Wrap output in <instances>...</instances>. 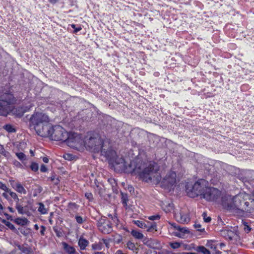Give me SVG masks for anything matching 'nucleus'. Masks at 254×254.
I'll return each mask as SVG.
<instances>
[{
	"mask_svg": "<svg viewBox=\"0 0 254 254\" xmlns=\"http://www.w3.org/2000/svg\"><path fill=\"white\" fill-rule=\"evenodd\" d=\"M101 155L112 163L115 169L119 172L124 171L127 173L138 174L139 177L146 182L160 181L161 177L158 172L159 166L154 162H150L142 168V163H137L134 161H130L127 165L125 159L117 156L116 152L111 147L107 149L103 147L100 150Z\"/></svg>",
	"mask_w": 254,
	"mask_h": 254,
	"instance_id": "f257e3e1",
	"label": "nucleus"
},
{
	"mask_svg": "<svg viewBox=\"0 0 254 254\" xmlns=\"http://www.w3.org/2000/svg\"><path fill=\"white\" fill-rule=\"evenodd\" d=\"M50 118L43 112H35L29 119V126L35 130L37 134L43 137L49 135L48 128L50 126Z\"/></svg>",
	"mask_w": 254,
	"mask_h": 254,
	"instance_id": "f03ea898",
	"label": "nucleus"
},
{
	"mask_svg": "<svg viewBox=\"0 0 254 254\" xmlns=\"http://www.w3.org/2000/svg\"><path fill=\"white\" fill-rule=\"evenodd\" d=\"M209 183L204 179H199L193 185H186V192L189 196L194 198L198 195L203 196L208 188Z\"/></svg>",
	"mask_w": 254,
	"mask_h": 254,
	"instance_id": "7ed1b4c3",
	"label": "nucleus"
},
{
	"mask_svg": "<svg viewBox=\"0 0 254 254\" xmlns=\"http://www.w3.org/2000/svg\"><path fill=\"white\" fill-rule=\"evenodd\" d=\"M49 137L51 139L56 141H63L65 142L67 140L68 133L61 126H52L51 125L48 128Z\"/></svg>",
	"mask_w": 254,
	"mask_h": 254,
	"instance_id": "20e7f679",
	"label": "nucleus"
},
{
	"mask_svg": "<svg viewBox=\"0 0 254 254\" xmlns=\"http://www.w3.org/2000/svg\"><path fill=\"white\" fill-rule=\"evenodd\" d=\"M65 142L68 146L73 148H78L85 145V140L83 139L81 135L74 132L68 133Z\"/></svg>",
	"mask_w": 254,
	"mask_h": 254,
	"instance_id": "39448f33",
	"label": "nucleus"
},
{
	"mask_svg": "<svg viewBox=\"0 0 254 254\" xmlns=\"http://www.w3.org/2000/svg\"><path fill=\"white\" fill-rule=\"evenodd\" d=\"M13 96L9 93L0 94V115H3L7 111L9 106L13 102Z\"/></svg>",
	"mask_w": 254,
	"mask_h": 254,
	"instance_id": "423d86ee",
	"label": "nucleus"
},
{
	"mask_svg": "<svg viewBox=\"0 0 254 254\" xmlns=\"http://www.w3.org/2000/svg\"><path fill=\"white\" fill-rule=\"evenodd\" d=\"M85 146L94 152H99L103 147V142L101 137L91 136L85 140Z\"/></svg>",
	"mask_w": 254,
	"mask_h": 254,
	"instance_id": "0eeeda50",
	"label": "nucleus"
},
{
	"mask_svg": "<svg viewBox=\"0 0 254 254\" xmlns=\"http://www.w3.org/2000/svg\"><path fill=\"white\" fill-rule=\"evenodd\" d=\"M97 226L99 230L104 234H110L113 231L111 222L104 216L97 220Z\"/></svg>",
	"mask_w": 254,
	"mask_h": 254,
	"instance_id": "6e6552de",
	"label": "nucleus"
},
{
	"mask_svg": "<svg viewBox=\"0 0 254 254\" xmlns=\"http://www.w3.org/2000/svg\"><path fill=\"white\" fill-rule=\"evenodd\" d=\"M221 192L217 189L208 187L206 188L202 197L208 201H214L221 196Z\"/></svg>",
	"mask_w": 254,
	"mask_h": 254,
	"instance_id": "1a4fd4ad",
	"label": "nucleus"
},
{
	"mask_svg": "<svg viewBox=\"0 0 254 254\" xmlns=\"http://www.w3.org/2000/svg\"><path fill=\"white\" fill-rule=\"evenodd\" d=\"M134 224L141 228L146 229L147 231L148 232H154L157 231L156 224L155 222L150 223L149 221L145 222L142 221L136 220L134 221Z\"/></svg>",
	"mask_w": 254,
	"mask_h": 254,
	"instance_id": "9d476101",
	"label": "nucleus"
},
{
	"mask_svg": "<svg viewBox=\"0 0 254 254\" xmlns=\"http://www.w3.org/2000/svg\"><path fill=\"white\" fill-rule=\"evenodd\" d=\"M222 205L223 207L229 211H235L234 200L231 196H225L222 198Z\"/></svg>",
	"mask_w": 254,
	"mask_h": 254,
	"instance_id": "9b49d317",
	"label": "nucleus"
},
{
	"mask_svg": "<svg viewBox=\"0 0 254 254\" xmlns=\"http://www.w3.org/2000/svg\"><path fill=\"white\" fill-rule=\"evenodd\" d=\"M176 174L174 172H170L163 179V183L167 187H172L176 184Z\"/></svg>",
	"mask_w": 254,
	"mask_h": 254,
	"instance_id": "f8f14e48",
	"label": "nucleus"
},
{
	"mask_svg": "<svg viewBox=\"0 0 254 254\" xmlns=\"http://www.w3.org/2000/svg\"><path fill=\"white\" fill-rule=\"evenodd\" d=\"M235 210H240L244 202V197L242 194H239L233 197Z\"/></svg>",
	"mask_w": 254,
	"mask_h": 254,
	"instance_id": "ddd939ff",
	"label": "nucleus"
},
{
	"mask_svg": "<svg viewBox=\"0 0 254 254\" xmlns=\"http://www.w3.org/2000/svg\"><path fill=\"white\" fill-rule=\"evenodd\" d=\"M15 208L19 214H24L28 211L27 205H24L23 201L22 199H20L18 202H16L15 204Z\"/></svg>",
	"mask_w": 254,
	"mask_h": 254,
	"instance_id": "4468645a",
	"label": "nucleus"
},
{
	"mask_svg": "<svg viewBox=\"0 0 254 254\" xmlns=\"http://www.w3.org/2000/svg\"><path fill=\"white\" fill-rule=\"evenodd\" d=\"M221 234L223 237H225L226 239H229L230 240H233L236 234L233 231L228 229H224L221 231Z\"/></svg>",
	"mask_w": 254,
	"mask_h": 254,
	"instance_id": "2eb2a0df",
	"label": "nucleus"
},
{
	"mask_svg": "<svg viewBox=\"0 0 254 254\" xmlns=\"http://www.w3.org/2000/svg\"><path fill=\"white\" fill-rule=\"evenodd\" d=\"M176 217L177 221L182 223H188L190 221V219L187 215L182 212H180L179 214H176Z\"/></svg>",
	"mask_w": 254,
	"mask_h": 254,
	"instance_id": "dca6fc26",
	"label": "nucleus"
},
{
	"mask_svg": "<svg viewBox=\"0 0 254 254\" xmlns=\"http://www.w3.org/2000/svg\"><path fill=\"white\" fill-rule=\"evenodd\" d=\"M62 245L63 246L64 250L68 254H75V249L72 246L69 245L65 242H63Z\"/></svg>",
	"mask_w": 254,
	"mask_h": 254,
	"instance_id": "f3484780",
	"label": "nucleus"
},
{
	"mask_svg": "<svg viewBox=\"0 0 254 254\" xmlns=\"http://www.w3.org/2000/svg\"><path fill=\"white\" fill-rule=\"evenodd\" d=\"M206 246L215 252L213 253L214 254H220L221 253V252L217 250V246L215 245V242L212 241H208Z\"/></svg>",
	"mask_w": 254,
	"mask_h": 254,
	"instance_id": "a211bd4d",
	"label": "nucleus"
},
{
	"mask_svg": "<svg viewBox=\"0 0 254 254\" xmlns=\"http://www.w3.org/2000/svg\"><path fill=\"white\" fill-rule=\"evenodd\" d=\"M14 190L20 194H26L27 193L26 189L24 187L23 185H22L20 182L16 185Z\"/></svg>",
	"mask_w": 254,
	"mask_h": 254,
	"instance_id": "6ab92c4d",
	"label": "nucleus"
},
{
	"mask_svg": "<svg viewBox=\"0 0 254 254\" xmlns=\"http://www.w3.org/2000/svg\"><path fill=\"white\" fill-rule=\"evenodd\" d=\"M78 246L80 247V249L81 250H84L85 249L86 247L89 244V242L85 239H84L83 238H80V239L78 240Z\"/></svg>",
	"mask_w": 254,
	"mask_h": 254,
	"instance_id": "aec40b11",
	"label": "nucleus"
},
{
	"mask_svg": "<svg viewBox=\"0 0 254 254\" xmlns=\"http://www.w3.org/2000/svg\"><path fill=\"white\" fill-rule=\"evenodd\" d=\"M15 223L19 225L25 226L29 223L28 220L26 218H17L14 220Z\"/></svg>",
	"mask_w": 254,
	"mask_h": 254,
	"instance_id": "412c9836",
	"label": "nucleus"
},
{
	"mask_svg": "<svg viewBox=\"0 0 254 254\" xmlns=\"http://www.w3.org/2000/svg\"><path fill=\"white\" fill-rule=\"evenodd\" d=\"M142 242L145 245L150 248H154V244L156 243L155 240L147 238H144Z\"/></svg>",
	"mask_w": 254,
	"mask_h": 254,
	"instance_id": "4be33fe9",
	"label": "nucleus"
},
{
	"mask_svg": "<svg viewBox=\"0 0 254 254\" xmlns=\"http://www.w3.org/2000/svg\"><path fill=\"white\" fill-rule=\"evenodd\" d=\"M194 250L198 253H201L203 254H210V252L203 246H198Z\"/></svg>",
	"mask_w": 254,
	"mask_h": 254,
	"instance_id": "5701e85b",
	"label": "nucleus"
},
{
	"mask_svg": "<svg viewBox=\"0 0 254 254\" xmlns=\"http://www.w3.org/2000/svg\"><path fill=\"white\" fill-rule=\"evenodd\" d=\"M131 234L135 239H137L138 240H141V239L143 240V239H144L143 235L141 233H140L138 231H137L136 230H132L131 231Z\"/></svg>",
	"mask_w": 254,
	"mask_h": 254,
	"instance_id": "b1692460",
	"label": "nucleus"
},
{
	"mask_svg": "<svg viewBox=\"0 0 254 254\" xmlns=\"http://www.w3.org/2000/svg\"><path fill=\"white\" fill-rule=\"evenodd\" d=\"M251 210V207L250 206V203L248 201H245L244 199V202L241 207V211H250Z\"/></svg>",
	"mask_w": 254,
	"mask_h": 254,
	"instance_id": "393cba45",
	"label": "nucleus"
},
{
	"mask_svg": "<svg viewBox=\"0 0 254 254\" xmlns=\"http://www.w3.org/2000/svg\"><path fill=\"white\" fill-rule=\"evenodd\" d=\"M17 247L18 249L24 254H30L31 252V249L30 248L20 245H18Z\"/></svg>",
	"mask_w": 254,
	"mask_h": 254,
	"instance_id": "a878e982",
	"label": "nucleus"
},
{
	"mask_svg": "<svg viewBox=\"0 0 254 254\" xmlns=\"http://www.w3.org/2000/svg\"><path fill=\"white\" fill-rule=\"evenodd\" d=\"M38 204H39V206L38 209V211L41 214H45L47 213V210L46 208H45L44 204L41 202H39L38 203Z\"/></svg>",
	"mask_w": 254,
	"mask_h": 254,
	"instance_id": "bb28decb",
	"label": "nucleus"
},
{
	"mask_svg": "<svg viewBox=\"0 0 254 254\" xmlns=\"http://www.w3.org/2000/svg\"><path fill=\"white\" fill-rule=\"evenodd\" d=\"M3 128L9 133L15 132L16 129L10 124H6L3 126Z\"/></svg>",
	"mask_w": 254,
	"mask_h": 254,
	"instance_id": "cd10ccee",
	"label": "nucleus"
},
{
	"mask_svg": "<svg viewBox=\"0 0 254 254\" xmlns=\"http://www.w3.org/2000/svg\"><path fill=\"white\" fill-rule=\"evenodd\" d=\"M189 233V231L186 229L185 228H184L183 227L181 230V231L180 232H177L176 233V236L178 237H182L186 233Z\"/></svg>",
	"mask_w": 254,
	"mask_h": 254,
	"instance_id": "c85d7f7f",
	"label": "nucleus"
},
{
	"mask_svg": "<svg viewBox=\"0 0 254 254\" xmlns=\"http://www.w3.org/2000/svg\"><path fill=\"white\" fill-rule=\"evenodd\" d=\"M53 230L58 237H62L63 236V231L61 229H59L57 227H53Z\"/></svg>",
	"mask_w": 254,
	"mask_h": 254,
	"instance_id": "c756f323",
	"label": "nucleus"
},
{
	"mask_svg": "<svg viewBox=\"0 0 254 254\" xmlns=\"http://www.w3.org/2000/svg\"><path fill=\"white\" fill-rule=\"evenodd\" d=\"M8 193L9 194L10 196L15 200L16 203L18 202V201L20 200L15 192H13L10 190V191H9Z\"/></svg>",
	"mask_w": 254,
	"mask_h": 254,
	"instance_id": "7c9ffc66",
	"label": "nucleus"
},
{
	"mask_svg": "<svg viewBox=\"0 0 254 254\" xmlns=\"http://www.w3.org/2000/svg\"><path fill=\"white\" fill-rule=\"evenodd\" d=\"M18 230L20 231V233L24 236H27L29 233L30 229L29 228L21 227L18 228Z\"/></svg>",
	"mask_w": 254,
	"mask_h": 254,
	"instance_id": "2f4dec72",
	"label": "nucleus"
},
{
	"mask_svg": "<svg viewBox=\"0 0 254 254\" xmlns=\"http://www.w3.org/2000/svg\"><path fill=\"white\" fill-rule=\"evenodd\" d=\"M122 240V237L119 234H116L114 236L113 241L117 244H119Z\"/></svg>",
	"mask_w": 254,
	"mask_h": 254,
	"instance_id": "473e14b6",
	"label": "nucleus"
},
{
	"mask_svg": "<svg viewBox=\"0 0 254 254\" xmlns=\"http://www.w3.org/2000/svg\"><path fill=\"white\" fill-rule=\"evenodd\" d=\"M16 155L20 161H24L26 159V155L22 152L16 153Z\"/></svg>",
	"mask_w": 254,
	"mask_h": 254,
	"instance_id": "72a5a7b5",
	"label": "nucleus"
},
{
	"mask_svg": "<svg viewBox=\"0 0 254 254\" xmlns=\"http://www.w3.org/2000/svg\"><path fill=\"white\" fill-rule=\"evenodd\" d=\"M121 194H122V203L124 205H127V201L128 200L127 195L126 193H122Z\"/></svg>",
	"mask_w": 254,
	"mask_h": 254,
	"instance_id": "f704fd0d",
	"label": "nucleus"
},
{
	"mask_svg": "<svg viewBox=\"0 0 254 254\" xmlns=\"http://www.w3.org/2000/svg\"><path fill=\"white\" fill-rule=\"evenodd\" d=\"M92 248L94 250H101L102 249V243L93 244L92 245Z\"/></svg>",
	"mask_w": 254,
	"mask_h": 254,
	"instance_id": "c9c22d12",
	"label": "nucleus"
},
{
	"mask_svg": "<svg viewBox=\"0 0 254 254\" xmlns=\"http://www.w3.org/2000/svg\"><path fill=\"white\" fill-rule=\"evenodd\" d=\"M30 168L33 171L36 172L39 169L38 164L35 162H32L30 165Z\"/></svg>",
	"mask_w": 254,
	"mask_h": 254,
	"instance_id": "e433bc0d",
	"label": "nucleus"
},
{
	"mask_svg": "<svg viewBox=\"0 0 254 254\" xmlns=\"http://www.w3.org/2000/svg\"><path fill=\"white\" fill-rule=\"evenodd\" d=\"M127 247L130 250L134 251L136 250L137 249L135 246V244L131 242H128L127 243Z\"/></svg>",
	"mask_w": 254,
	"mask_h": 254,
	"instance_id": "4c0bfd02",
	"label": "nucleus"
},
{
	"mask_svg": "<svg viewBox=\"0 0 254 254\" xmlns=\"http://www.w3.org/2000/svg\"><path fill=\"white\" fill-rule=\"evenodd\" d=\"M75 218L76 219V222L79 224H82L85 221V219H84L83 217H82L81 216H78V215H76L75 217Z\"/></svg>",
	"mask_w": 254,
	"mask_h": 254,
	"instance_id": "58836bf2",
	"label": "nucleus"
},
{
	"mask_svg": "<svg viewBox=\"0 0 254 254\" xmlns=\"http://www.w3.org/2000/svg\"><path fill=\"white\" fill-rule=\"evenodd\" d=\"M0 189L4 190L6 192H8L9 191H10V190L6 187V186L5 184H4L1 182H0Z\"/></svg>",
	"mask_w": 254,
	"mask_h": 254,
	"instance_id": "ea45409f",
	"label": "nucleus"
},
{
	"mask_svg": "<svg viewBox=\"0 0 254 254\" xmlns=\"http://www.w3.org/2000/svg\"><path fill=\"white\" fill-rule=\"evenodd\" d=\"M202 216L204 221L206 223H209L211 221V218L210 216H208L206 212H203Z\"/></svg>",
	"mask_w": 254,
	"mask_h": 254,
	"instance_id": "a19ab883",
	"label": "nucleus"
},
{
	"mask_svg": "<svg viewBox=\"0 0 254 254\" xmlns=\"http://www.w3.org/2000/svg\"><path fill=\"white\" fill-rule=\"evenodd\" d=\"M243 224L244 225V229L246 233H249L251 230V228L248 225V223L243 221Z\"/></svg>",
	"mask_w": 254,
	"mask_h": 254,
	"instance_id": "79ce46f5",
	"label": "nucleus"
},
{
	"mask_svg": "<svg viewBox=\"0 0 254 254\" xmlns=\"http://www.w3.org/2000/svg\"><path fill=\"white\" fill-rule=\"evenodd\" d=\"M170 246L172 249H176L180 247V244L178 242H173L170 243Z\"/></svg>",
	"mask_w": 254,
	"mask_h": 254,
	"instance_id": "37998d69",
	"label": "nucleus"
},
{
	"mask_svg": "<svg viewBox=\"0 0 254 254\" xmlns=\"http://www.w3.org/2000/svg\"><path fill=\"white\" fill-rule=\"evenodd\" d=\"M0 153L6 158H9L10 156V153L8 151H6L4 147L1 150Z\"/></svg>",
	"mask_w": 254,
	"mask_h": 254,
	"instance_id": "c03bdc74",
	"label": "nucleus"
},
{
	"mask_svg": "<svg viewBox=\"0 0 254 254\" xmlns=\"http://www.w3.org/2000/svg\"><path fill=\"white\" fill-rule=\"evenodd\" d=\"M108 182L112 186L113 188H115L117 187L116 181L114 179L110 178L108 180Z\"/></svg>",
	"mask_w": 254,
	"mask_h": 254,
	"instance_id": "a18cd8bd",
	"label": "nucleus"
},
{
	"mask_svg": "<svg viewBox=\"0 0 254 254\" xmlns=\"http://www.w3.org/2000/svg\"><path fill=\"white\" fill-rule=\"evenodd\" d=\"M68 207L72 209H77L78 206L75 203L70 202L68 203Z\"/></svg>",
	"mask_w": 254,
	"mask_h": 254,
	"instance_id": "49530a36",
	"label": "nucleus"
},
{
	"mask_svg": "<svg viewBox=\"0 0 254 254\" xmlns=\"http://www.w3.org/2000/svg\"><path fill=\"white\" fill-rule=\"evenodd\" d=\"M5 225L12 230H13V231L16 230V229H15L14 226L9 222H7L5 223Z\"/></svg>",
	"mask_w": 254,
	"mask_h": 254,
	"instance_id": "de8ad7c7",
	"label": "nucleus"
},
{
	"mask_svg": "<svg viewBox=\"0 0 254 254\" xmlns=\"http://www.w3.org/2000/svg\"><path fill=\"white\" fill-rule=\"evenodd\" d=\"M9 182L11 187L13 189H14V188H15V186H16V185L19 183V182H15L13 180H9Z\"/></svg>",
	"mask_w": 254,
	"mask_h": 254,
	"instance_id": "09e8293b",
	"label": "nucleus"
},
{
	"mask_svg": "<svg viewBox=\"0 0 254 254\" xmlns=\"http://www.w3.org/2000/svg\"><path fill=\"white\" fill-rule=\"evenodd\" d=\"M160 218V216L159 215H155L149 216L148 217V219L150 220H158Z\"/></svg>",
	"mask_w": 254,
	"mask_h": 254,
	"instance_id": "8fccbe9b",
	"label": "nucleus"
},
{
	"mask_svg": "<svg viewBox=\"0 0 254 254\" xmlns=\"http://www.w3.org/2000/svg\"><path fill=\"white\" fill-rule=\"evenodd\" d=\"M85 197L89 199V200H91L93 199V194L91 192H86L85 193Z\"/></svg>",
	"mask_w": 254,
	"mask_h": 254,
	"instance_id": "3c124183",
	"label": "nucleus"
},
{
	"mask_svg": "<svg viewBox=\"0 0 254 254\" xmlns=\"http://www.w3.org/2000/svg\"><path fill=\"white\" fill-rule=\"evenodd\" d=\"M71 26L74 29V33H77L81 30V28L79 26L78 27H76V25L75 24H72Z\"/></svg>",
	"mask_w": 254,
	"mask_h": 254,
	"instance_id": "603ef678",
	"label": "nucleus"
},
{
	"mask_svg": "<svg viewBox=\"0 0 254 254\" xmlns=\"http://www.w3.org/2000/svg\"><path fill=\"white\" fill-rule=\"evenodd\" d=\"M194 227L197 229V231H204V229L203 228V229H200L201 228V225L199 224H195L194 225Z\"/></svg>",
	"mask_w": 254,
	"mask_h": 254,
	"instance_id": "864d4df0",
	"label": "nucleus"
},
{
	"mask_svg": "<svg viewBox=\"0 0 254 254\" xmlns=\"http://www.w3.org/2000/svg\"><path fill=\"white\" fill-rule=\"evenodd\" d=\"M40 171L42 172H46L47 171V168L46 166L45 165L42 164L41 166Z\"/></svg>",
	"mask_w": 254,
	"mask_h": 254,
	"instance_id": "5fc2aeb1",
	"label": "nucleus"
},
{
	"mask_svg": "<svg viewBox=\"0 0 254 254\" xmlns=\"http://www.w3.org/2000/svg\"><path fill=\"white\" fill-rule=\"evenodd\" d=\"M13 164L17 167H18V168H22V164L20 162H19L18 161H17L16 160L14 161Z\"/></svg>",
	"mask_w": 254,
	"mask_h": 254,
	"instance_id": "6e6d98bb",
	"label": "nucleus"
},
{
	"mask_svg": "<svg viewBox=\"0 0 254 254\" xmlns=\"http://www.w3.org/2000/svg\"><path fill=\"white\" fill-rule=\"evenodd\" d=\"M46 231V228L45 226L42 225L41 226V231L40 233L42 235L44 236L45 235V232Z\"/></svg>",
	"mask_w": 254,
	"mask_h": 254,
	"instance_id": "4d7b16f0",
	"label": "nucleus"
},
{
	"mask_svg": "<svg viewBox=\"0 0 254 254\" xmlns=\"http://www.w3.org/2000/svg\"><path fill=\"white\" fill-rule=\"evenodd\" d=\"M104 244L106 245L107 248H109V240L107 239L102 240Z\"/></svg>",
	"mask_w": 254,
	"mask_h": 254,
	"instance_id": "13d9d810",
	"label": "nucleus"
},
{
	"mask_svg": "<svg viewBox=\"0 0 254 254\" xmlns=\"http://www.w3.org/2000/svg\"><path fill=\"white\" fill-rule=\"evenodd\" d=\"M7 192H3L2 194V195L3 197H4L5 199H6L7 200H9V197L8 195V194L7 193Z\"/></svg>",
	"mask_w": 254,
	"mask_h": 254,
	"instance_id": "bf43d9fd",
	"label": "nucleus"
},
{
	"mask_svg": "<svg viewBox=\"0 0 254 254\" xmlns=\"http://www.w3.org/2000/svg\"><path fill=\"white\" fill-rule=\"evenodd\" d=\"M9 254H21V253L16 250H13Z\"/></svg>",
	"mask_w": 254,
	"mask_h": 254,
	"instance_id": "052dcab7",
	"label": "nucleus"
},
{
	"mask_svg": "<svg viewBox=\"0 0 254 254\" xmlns=\"http://www.w3.org/2000/svg\"><path fill=\"white\" fill-rule=\"evenodd\" d=\"M43 161L45 163H48L49 162V159L47 157H44L43 158Z\"/></svg>",
	"mask_w": 254,
	"mask_h": 254,
	"instance_id": "680f3d73",
	"label": "nucleus"
},
{
	"mask_svg": "<svg viewBox=\"0 0 254 254\" xmlns=\"http://www.w3.org/2000/svg\"><path fill=\"white\" fill-rule=\"evenodd\" d=\"M31 107H32V106H31V105H30V106H29V107H25V109H24L23 110V112H26L30 110V108H31Z\"/></svg>",
	"mask_w": 254,
	"mask_h": 254,
	"instance_id": "e2e57ef3",
	"label": "nucleus"
},
{
	"mask_svg": "<svg viewBox=\"0 0 254 254\" xmlns=\"http://www.w3.org/2000/svg\"><path fill=\"white\" fill-rule=\"evenodd\" d=\"M8 209L9 210V212L11 213H14L15 212V210L14 209L11 207H8Z\"/></svg>",
	"mask_w": 254,
	"mask_h": 254,
	"instance_id": "0e129e2a",
	"label": "nucleus"
},
{
	"mask_svg": "<svg viewBox=\"0 0 254 254\" xmlns=\"http://www.w3.org/2000/svg\"><path fill=\"white\" fill-rule=\"evenodd\" d=\"M182 228L183 227H181V226L178 225V226L176 227V230H178L179 231L178 232H180Z\"/></svg>",
	"mask_w": 254,
	"mask_h": 254,
	"instance_id": "69168bd1",
	"label": "nucleus"
},
{
	"mask_svg": "<svg viewBox=\"0 0 254 254\" xmlns=\"http://www.w3.org/2000/svg\"><path fill=\"white\" fill-rule=\"evenodd\" d=\"M182 228L183 227H181V226L178 225V226L176 227V230H178L179 231L178 232H180Z\"/></svg>",
	"mask_w": 254,
	"mask_h": 254,
	"instance_id": "338daca9",
	"label": "nucleus"
},
{
	"mask_svg": "<svg viewBox=\"0 0 254 254\" xmlns=\"http://www.w3.org/2000/svg\"><path fill=\"white\" fill-rule=\"evenodd\" d=\"M171 224V226L174 228L175 229H176V227L178 226V225H177L175 223H172Z\"/></svg>",
	"mask_w": 254,
	"mask_h": 254,
	"instance_id": "774afa93",
	"label": "nucleus"
}]
</instances>
